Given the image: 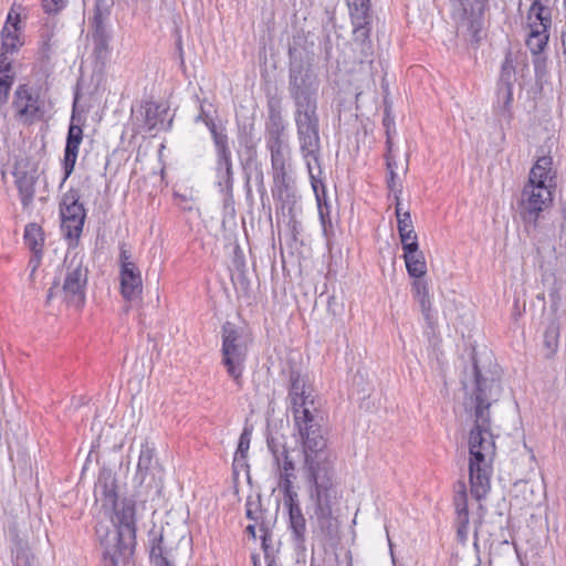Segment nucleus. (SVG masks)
Listing matches in <instances>:
<instances>
[{
  "label": "nucleus",
  "instance_id": "obj_1",
  "mask_svg": "<svg viewBox=\"0 0 566 566\" xmlns=\"http://www.w3.org/2000/svg\"><path fill=\"white\" fill-rule=\"evenodd\" d=\"M289 399L294 424L298 432L304 455V478L313 516L319 531L327 537L337 533V520L333 506L337 504L335 483V455L322 432L319 411L300 370H290Z\"/></svg>",
  "mask_w": 566,
  "mask_h": 566
},
{
  "label": "nucleus",
  "instance_id": "obj_2",
  "mask_svg": "<svg viewBox=\"0 0 566 566\" xmlns=\"http://www.w3.org/2000/svg\"><path fill=\"white\" fill-rule=\"evenodd\" d=\"M472 373L474 387L470 399L474 426L469 434V482L472 496L480 501L491 489L496 448L491 432L490 407L500 399L502 387L499 379L481 373L475 359Z\"/></svg>",
  "mask_w": 566,
  "mask_h": 566
},
{
  "label": "nucleus",
  "instance_id": "obj_3",
  "mask_svg": "<svg viewBox=\"0 0 566 566\" xmlns=\"http://www.w3.org/2000/svg\"><path fill=\"white\" fill-rule=\"evenodd\" d=\"M112 527L98 523L96 535L99 541L102 566H127L135 548L136 504L124 499L115 504Z\"/></svg>",
  "mask_w": 566,
  "mask_h": 566
},
{
  "label": "nucleus",
  "instance_id": "obj_4",
  "mask_svg": "<svg viewBox=\"0 0 566 566\" xmlns=\"http://www.w3.org/2000/svg\"><path fill=\"white\" fill-rule=\"evenodd\" d=\"M313 43L294 36L289 46V94L295 108L318 107L319 77L314 69Z\"/></svg>",
  "mask_w": 566,
  "mask_h": 566
},
{
  "label": "nucleus",
  "instance_id": "obj_5",
  "mask_svg": "<svg viewBox=\"0 0 566 566\" xmlns=\"http://www.w3.org/2000/svg\"><path fill=\"white\" fill-rule=\"evenodd\" d=\"M221 364L234 384L241 388L243 385V371L248 358L249 345L252 339L242 328L231 322H226L221 327Z\"/></svg>",
  "mask_w": 566,
  "mask_h": 566
},
{
  "label": "nucleus",
  "instance_id": "obj_6",
  "mask_svg": "<svg viewBox=\"0 0 566 566\" xmlns=\"http://www.w3.org/2000/svg\"><path fill=\"white\" fill-rule=\"evenodd\" d=\"M63 284L55 281L46 294V304L55 295H61L69 306L80 308L85 303V290L87 285L88 270L83 263V256L66 255L62 269Z\"/></svg>",
  "mask_w": 566,
  "mask_h": 566
},
{
  "label": "nucleus",
  "instance_id": "obj_7",
  "mask_svg": "<svg viewBox=\"0 0 566 566\" xmlns=\"http://www.w3.org/2000/svg\"><path fill=\"white\" fill-rule=\"evenodd\" d=\"M457 32L471 44L479 45L484 35L489 0H449Z\"/></svg>",
  "mask_w": 566,
  "mask_h": 566
},
{
  "label": "nucleus",
  "instance_id": "obj_8",
  "mask_svg": "<svg viewBox=\"0 0 566 566\" xmlns=\"http://www.w3.org/2000/svg\"><path fill=\"white\" fill-rule=\"evenodd\" d=\"M271 157L273 177V197L283 203H290L294 198V178L292 176V148L290 143L265 145Z\"/></svg>",
  "mask_w": 566,
  "mask_h": 566
},
{
  "label": "nucleus",
  "instance_id": "obj_9",
  "mask_svg": "<svg viewBox=\"0 0 566 566\" xmlns=\"http://www.w3.org/2000/svg\"><path fill=\"white\" fill-rule=\"evenodd\" d=\"M294 122L303 158L313 159L318 164L321 136L317 107L295 108Z\"/></svg>",
  "mask_w": 566,
  "mask_h": 566
},
{
  "label": "nucleus",
  "instance_id": "obj_10",
  "mask_svg": "<svg viewBox=\"0 0 566 566\" xmlns=\"http://www.w3.org/2000/svg\"><path fill=\"white\" fill-rule=\"evenodd\" d=\"M80 191L71 188L63 193L60 201L61 229L70 241H77L82 234L86 210L80 202Z\"/></svg>",
  "mask_w": 566,
  "mask_h": 566
},
{
  "label": "nucleus",
  "instance_id": "obj_11",
  "mask_svg": "<svg viewBox=\"0 0 566 566\" xmlns=\"http://www.w3.org/2000/svg\"><path fill=\"white\" fill-rule=\"evenodd\" d=\"M112 11V3L107 0H95L94 15L91 20V36L93 42V53L98 61L103 63L109 57L113 39L108 21Z\"/></svg>",
  "mask_w": 566,
  "mask_h": 566
},
{
  "label": "nucleus",
  "instance_id": "obj_12",
  "mask_svg": "<svg viewBox=\"0 0 566 566\" xmlns=\"http://www.w3.org/2000/svg\"><path fill=\"white\" fill-rule=\"evenodd\" d=\"M552 202V192L548 186H533L526 184L522 190L518 202L520 216L526 227H537L541 213Z\"/></svg>",
  "mask_w": 566,
  "mask_h": 566
},
{
  "label": "nucleus",
  "instance_id": "obj_13",
  "mask_svg": "<svg viewBox=\"0 0 566 566\" xmlns=\"http://www.w3.org/2000/svg\"><path fill=\"white\" fill-rule=\"evenodd\" d=\"M12 108L15 117L24 124H32L44 115V102L40 94L27 84H20L13 95Z\"/></svg>",
  "mask_w": 566,
  "mask_h": 566
},
{
  "label": "nucleus",
  "instance_id": "obj_14",
  "mask_svg": "<svg viewBox=\"0 0 566 566\" xmlns=\"http://www.w3.org/2000/svg\"><path fill=\"white\" fill-rule=\"evenodd\" d=\"M266 119L264 123L265 145L287 143V124L283 117L282 101L279 96L268 97Z\"/></svg>",
  "mask_w": 566,
  "mask_h": 566
},
{
  "label": "nucleus",
  "instance_id": "obj_15",
  "mask_svg": "<svg viewBox=\"0 0 566 566\" xmlns=\"http://www.w3.org/2000/svg\"><path fill=\"white\" fill-rule=\"evenodd\" d=\"M284 505L289 510V530L291 531L294 548L300 552L306 549V520L297 500V493L283 495Z\"/></svg>",
  "mask_w": 566,
  "mask_h": 566
},
{
  "label": "nucleus",
  "instance_id": "obj_16",
  "mask_svg": "<svg viewBox=\"0 0 566 566\" xmlns=\"http://www.w3.org/2000/svg\"><path fill=\"white\" fill-rule=\"evenodd\" d=\"M14 184L19 191L21 205L24 209L29 208L34 199L35 185L39 179L38 168L29 163H19L13 171Z\"/></svg>",
  "mask_w": 566,
  "mask_h": 566
},
{
  "label": "nucleus",
  "instance_id": "obj_17",
  "mask_svg": "<svg viewBox=\"0 0 566 566\" xmlns=\"http://www.w3.org/2000/svg\"><path fill=\"white\" fill-rule=\"evenodd\" d=\"M76 122H80V118L75 116L73 113L67 130L66 144L64 149V158H63V170L64 177L62 179V184L66 181V179L72 175L77 155L78 148L83 140V129L81 125Z\"/></svg>",
  "mask_w": 566,
  "mask_h": 566
},
{
  "label": "nucleus",
  "instance_id": "obj_18",
  "mask_svg": "<svg viewBox=\"0 0 566 566\" xmlns=\"http://www.w3.org/2000/svg\"><path fill=\"white\" fill-rule=\"evenodd\" d=\"M216 178L217 185L223 195H227L229 199L232 197L233 191V165L232 154L230 146L221 147L216 149Z\"/></svg>",
  "mask_w": 566,
  "mask_h": 566
},
{
  "label": "nucleus",
  "instance_id": "obj_19",
  "mask_svg": "<svg viewBox=\"0 0 566 566\" xmlns=\"http://www.w3.org/2000/svg\"><path fill=\"white\" fill-rule=\"evenodd\" d=\"M459 489L454 492L453 506L455 511L454 525L457 528V541L465 545L469 538L470 515L468 510V494L465 484L458 483Z\"/></svg>",
  "mask_w": 566,
  "mask_h": 566
},
{
  "label": "nucleus",
  "instance_id": "obj_20",
  "mask_svg": "<svg viewBox=\"0 0 566 566\" xmlns=\"http://www.w3.org/2000/svg\"><path fill=\"white\" fill-rule=\"evenodd\" d=\"M155 455L156 448L154 443L145 440L140 447L137 472L135 475V479L138 480L139 484H144L148 476L155 479V476L161 472V467Z\"/></svg>",
  "mask_w": 566,
  "mask_h": 566
},
{
  "label": "nucleus",
  "instance_id": "obj_21",
  "mask_svg": "<svg viewBox=\"0 0 566 566\" xmlns=\"http://www.w3.org/2000/svg\"><path fill=\"white\" fill-rule=\"evenodd\" d=\"M96 501L102 503L103 507H115L117 503V484L115 474L109 469H102L98 473L94 488Z\"/></svg>",
  "mask_w": 566,
  "mask_h": 566
},
{
  "label": "nucleus",
  "instance_id": "obj_22",
  "mask_svg": "<svg viewBox=\"0 0 566 566\" xmlns=\"http://www.w3.org/2000/svg\"><path fill=\"white\" fill-rule=\"evenodd\" d=\"M120 294L126 301H135L143 292L142 273L137 265L119 270Z\"/></svg>",
  "mask_w": 566,
  "mask_h": 566
},
{
  "label": "nucleus",
  "instance_id": "obj_23",
  "mask_svg": "<svg viewBox=\"0 0 566 566\" xmlns=\"http://www.w3.org/2000/svg\"><path fill=\"white\" fill-rule=\"evenodd\" d=\"M552 13L551 0H533L526 15L527 25L551 30L553 23Z\"/></svg>",
  "mask_w": 566,
  "mask_h": 566
},
{
  "label": "nucleus",
  "instance_id": "obj_24",
  "mask_svg": "<svg viewBox=\"0 0 566 566\" xmlns=\"http://www.w3.org/2000/svg\"><path fill=\"white\" fill-rule=\"evenodd\" d=\"M280 471L279 486L283 492V495L296 493L293 489V480L295 479V464L291 459L289 449L282 450L280 461H274Z\"/></svg>",
  "mask_w": 566,
  "mask_h": 566
},
{
  "label": "nucleus",
  "instance_id": "obj_25",
  "mask_svg": "<svg viewBox=\"0 0 566 566\" xmlns=\"http://www.w3.org/2000/svg\"><path fill=\"white\" fill-rule=\"evenodd\" d=\"M412 292L415 295V298L420 304V310L423 315L424 321L429 325L430 328H434L436 325V318L432 315V303L429 295V287L427 281H424L422 277L416 279L412 283Z\"/></svg>",
  "mask_w": 566,
  "mask_h": 566
},
{
  "label": "nucleus",
  "instance_id": "obj_26",
  "mask_svg": "<svg viewBox=\"0 0 566 566\" xmlns=\"http://www.w3.org/2000/svg\"><path fill=\"white\" fill-rule=\"evenodd\" d=\"M354 43L359 46L360 63L371 62L373 42L370 39L371 24H353Z\"/></svg>",
  "mask_w": 566,
  "mask_h": 566
},
{
  "label": "nucleus",
  "instance_id": "obj_27",
  "mask_svg": "<svg viewBox=\"0 0 566 566\" xmlns=\"http://www.w3.org/2000/svg\"><path fill=\"white\" fill-rule=\"evenodd\" d=\"M513 86L497 85L496 102L494 105L495 114L507 123L513 118Z\"/></svg>",
  "mask_w": 566,
  "mask_h": 566
},
{
  "label": "nucleus",
  "instance_id": "obj_28",
  "mask_svg": "<svg viewBox=\"0 0 566 566\" xmlns=\"http://www.w3.org/2000/svg\"><path fill=\"white\" fill-rule=\"evenodd\" d=\"M24 243L32 251L35 264L40 262L43 251L44 237L41 226L38 223H29L24 229ZM36 265H34L35 268Z\"/></svg>",
  "mask_w": 566,
  "mask_h": 566
},
{
  "label": "nucleus",
  "instance_id": "obj_29",
  "mask_svg": "<svg viewBox=\"0 0 566 566\" xmlns=\"http://www.w3.org/2000/svg\"><path fill=\"white\" fill-rule=\"evenodd\" d=\"M19 23L20 17L15 14L14 22L12 23V29L9 25H4L1 31L2 45L1 51L12 54L22 46L23 42L20 39L19 34Z\"/></svg>",
  "mask_w": 566,
  "mask_h": 566
},
{
  "label": "nucleus",
  "instance_id": "obj_30",
  "mask_svg": "<svg viewBox=\"0 0 566 566\" xmlns=\"http://www.w3.org/2000/svg\"><path fill=\"white\" fill-rule=\"evenodd\" d=\"M553 159L551 156H542L533 165L530 171L528 181L533 186H547L546 181L552 171Z\"/></svg>",
  "mask_w": 566,
  "mask_h": 566
},
{
  "label": "nucleus",
  "instance_id": "obj_31",
  "mask_svg": "<svg viewBox=\"0 0 566 566\" xmlns=\"http://www.w3.org/2000/svg\"><path fill=\"white\" fill-rule=\"evenodd\" d=\"M395 212L398 223V232L400 241L416 239L417 234L413 230V224L409 211L401 212V203L398 196H396Z\"/></svg>",
  "mask_w": 566,
  "mask_h": 566
},
{
  "label": "nucleus",
  "instance_id": "obj_32",
  "mask_svg": "<svg viewBox=\"0 0 566 566\" xmlns=\"http://www.w3.org/2000/svg\"><path fill=\"white\" fill-rule=\"evenodd\" d=\"M11 538L14 544L12 547L14 566H31L32 555L27 544L19 537L17 528L10 530Z\"/></svg>",
  "mask_w": 566,
  "mask_h": 566
},
{
  "label": "nucleus",
  "instance_id": "obj_33",
  "mask_svg": "<svg viewBox=\"0 0 566 566\" xmlns=\"http://www.w3.org/2000/svg\"><path fill=\"white\" fill-rule=\"evenodd\" d=\"M353 24H371L370 0H349Z\"/></svg>",
  "mask_w": 566,
  "mask_h": 566
},
{
  "label": "nucleus",
  "instance_id": "obj_34",
  "mask_svg": "<svg viewBox=\"0 0 566 566\" xmlns=\"http://www.w3.org/2000/svg\"><path fill=\"white\" fill-rule=\"evenodd\" d=\"M530 34L526 39V46L532 54L543 53L549 40V30L539 27H528Z\"/></svg>",
  "mask_w": 566,
  "mask_h": 566
},
{
  "label": "nucleus",
  "instance_id": "obj_35",
  "mask_svg": "<svg viewBox=\"0 0 566 566\" xmlns=\"http://www.w3.org/2000/svg\"><path fill=\"white\" fill-rule=\"evenodd\" d=\"M149 554L154 566H175L171 558V551H168L164 546V537L161 535L153 539Z\"/></svg>",
  "mask_w": 566,
  "mask_h": 566
},
{
  "label": "nucleus",
  "instance_id": "obj_36",
  "mask_svg": "<svg viewBox=\"0 0 566 566\" xmlns=\"http://www.w3.org/2000/svg\"><path fill=\"white\" fill-rule=\"evenodd\" d=\"M406 269L411 277L420 279L427 273V263L423 252L403 255Z\"/></svg>",
  "mask_w": 566,
  "mask_h": 566
},
{
  "label": "nucleus",
  "instance_id": "obj_37",
  "mask_svg": "<svg viewBox=\"0 0 566 566\" xmlns=\"http://www.w3.org/2000/svg\"><path fill=\"white\" fill-rule=\"evenodd\" d=\"M164 113L165 109L154 102H147L144 105L145 126L148 130L157 128L158 124L164 122Z\"/></svg>",
  "mask_w": 566,
  "mask_h": 566
},
{
  "label": "nucleus",
  "instance_id": "obj_38",
  "mask_svg": "<svg viewBox=\"0 0 566 566\" xmlns=\"http://www.w3.org/2000/svg\"><path fill=\"white\" fill-rule=\"evenodd\" d=\"M559 327L555 323H551L544 332V347L547 350L546 356L552 357L558 348Z\"/></svg>",
  "mask_w": 566,
  "mask_h": 566
},
{
  "label": "nucleus",
  "instance_id": "obj_39",
  "mask_svg": "<svg viewBox=\"0 0 566 566\" xmlns=\"http://www.w3.org/2000/svg\"><path fill=\"white\" fill-rule=\"evenodd\" d=\"M515 82V66L511 53L506 54L500 73L497 85L513 86Z\"/></svg>",
  "mask_w": 566,
  "mask_h": 566
},
{
  "label": "nucleus",
  "instance_id": "obj_40",
  "mask_svg": "<svg viewBox=\"0 0 566 566\" xmlns=\"http://www.w3.org/2000/svg\"><path fill=\"white\" fill-rule=\"evenodd\" d=\"M207 128L209 129L216 149L229 146V137L223 127L219 128L212 118L203 122Z\"/></svg>",
  "mask_w": 566,
  "mask_h": 566
},
{
  "label": "nucleus",
  "instance_id": "obj_41",
  "mask_svg": "<svg viewBox=\"0 0 566 566\" xmlns=\"http://www.w3.org/2000/svg\"><path fill=\"white\" fill-rule=\"evenodd\" d=\"M251 441V432L248 429H244L239 438L238 449L234 455V462H239L240 460L244 461L250 448Z\"/></svg>",
  "mask_w": 566,
  "mask_h": 566
},
{
  "label": "nucleus",
  "instance_id": "obj_42",
  "mask_svg": "<svg viewBox=\"0 0 566 566\" xmlns=\"http://www.w3.org/2000/svg\"><path fill=\"white\" fill-rule=\"evenodd\" d=\"M318 216L323 229V233L326 238H329L333 234V223L331 219V207H321V210H318Z\"/></svg>",
  "mask_w": 566,
  "mask_h": 566
},
{
  "label": "nucleus",
  "instance_id": "obj_43",
  "mask_svg": "<svg viewBox=\"0 0 566 566\" xmlns=\"http://www.w3.org/2000/svg\"><path fill=\"white\" fill-rule=\"evenodd\" d=\"M268 448L270 452L273 455L274 461H280L282 455V450L287 449L284 443H281L276 438L274 437H268L266 440Z\"/></svg>",
  "mask_w": 566,
  "mask_h": 566
},
{
  "label": "nucleus",
  "instance_id": "obj_44",
  "mask_svg": "<svg viewBox=\"0 0 566 566\" xmlns=\"http://www.w3.org/2000/svg\"><path fill=\"white\" fill-rule=\"evenodd\" d=\"M118 262H119V270H123L126 265L127 268H130V266H134L136 265L133 261H132V254H130V251L127 249L126 244L125 243H122L119 245V258H118Z\"/></svg>",
  "mask_w": 566,
  "mask_h": 566
},
{
  "label": "nucleus",
  "instance_id": "obj_45",
  "mask_svg": "<svg viewBox=\"0 0 566 566\" xmlns=\"http://www.w3.org/2000/svg\"><path fill=\"white\" fill-rule=\"evenodd\" d=\"M533 55V64L535 70V75L537 77H542L546 72V57L543 53L532 54Z\"/></svg>",
  "mask_w": 566,
  "mask_h": 566
},
{
  "label": "nucleus",
  "instance_id": "obj_46",
  "mask_svg": "<svg viewBox=\"0 0 566 566\" xmlns=\"http://www.w3.org/2000/svg\"><path fill=\"white\" fill-rule=\"evenodd\" d=\"M403 255H410L421 252L419 249L418 237L416 239L402 240L401 241Z\"/></svg>",
  "mask_w": 566,
  "mask_h": 566
},
{
  "label": "nucleus",
  "instance_id": "obj_47",
  "mask_svg": "<svg viewBox=\"0 0 566 566\" xmlns=\"http://www.w3.org/2000/svg\"><path fill=\"white\" fill-rule=\"evenodd\" d=\"M65 6V0H42L46 13H56Z\"/></svg>",
  "mask_w": 566,
  "mask_h": 566
},
{
  "label": "nucleus",
  "instance_id": "obj_48",
  "mask_svg": "<svg viewBox=\"0 0 566 566\" xmlns=\"http://www.w3.org/2000/svg\"><path fill=\"white\" fill-rule=\"evenodd\" d=\"M240 142H241V145L244 146L245 151L250 158L256 157V143L254 142V139L252 138L251 135L247 134L245 136H243L240 139Z\"/></svg>",
  "mask_w": 566,
  "mask_h": 566
},
{
  "label": "nucleus",
  "instance_id": "obj_49",
  "mask_svg": "<svg viewBox=\"0 0 566 566\" xmlns=\"http://www.w3.org/2000/svg\"><path fill=\"white\" fill-rule=\"evenodd\" d=\"M397 174L395 170H391V172L388 174L387 185L388 188L395 192V197L398 196L400 198L401 195V186L397 184Z\"/></svg>",
  "mask_w": 566,
  "mask_h": 566
},
{
  "label": "nucleus",
  "instance_id": "obj_50",
  "mask_svg": "<svg viewBox=\"0 0 566 566\" xmlns=\"http://www.w3.org/2000/svg\"><path fill=\"white\" fill-rule=\"evenodd\" d=\"M382 125L386 128V135H390L391 132H395V119L391 117L388 106L385 107Z\"/></svg>",
  "mask_w": 566,
  "mask_h": 566
},
{
  "label": "nucleus",
  "instance_id": "obj_51",
  "mask_svg": "<svg viewBox=\"0 0 566 566\" xmlns=\"http://www.w3.org/2000/svg\"><path fill=\"white\" fill-rule=\"evenodd\" d=\"M307 169H308V175H310V179H311V185H312V188L314 190V193L316 195V190H321L323 189V187H325L324 182L322 179L317 178L313 171H312V167H311V163L307 161Z\"/></svg>",
  "mask_w": 566,
  "mask_h": 566
},
{
  "label": "nucleus",
  "instance_id": "obj_52",
  "mask_svg": "<svg viewBox=\"0 0 566 566\" xmlns=\"http://www.w3.org/2000/svg\"><path fill=\"white\" fill-rule=\"evenodd\" d=\"M316 202H317V209L321 210V207L324 208V207H331L327 202V193H326V188L323 187V189L321 190H316Z\"/></svg>",
  "mask_w": 566,
  "mask_h": 566
},
{
  "label": "nucleus",
  "instance_id": "obj_53",
  "mask_svg": "<svg viewBox=\"0 0 566 566\" xmlns=\"http://www.w3.org/2000/svg\"><path fill=\"white\" fill-rule=\"evenodd\" d=\"M8 54L9 53L3 52V51H1V53H0V71L1 72H11V70H12L11 61L9 60Z\"/></svg>",
  "mask_w": 566,
  "mask_h": 566
},
{
  "label": "nucleus",
  "instance_id": "obj_54",
  "mask_svg": "<svg viewBox=\"0 0 566 566\" xmlns=\"http://www.w3.org/2000/svg\"><path fill=\"white\" fill-rule=\"evenodd\" d=\"M205 103H206V99H203V101L199 99V114L197 115V117L195 119L197 123H199V122L203 123L211 118L208 111L205 107Z\"/></svg>",
  "mask_w": 566,
  "mask_h": 566
},
{
  "label": "nucleus",
  "instance_id": "obj_55",
  "mask_svg": "<svg viewBox=\"0 0 566 566\" xmlns=\"http://www.w3.org/2000/svg\"><path fill=\"white\" fill-rule=\"evenodd\" d=\"M13 84V75L10 72H1L0 71V87L6 86L7 88H11Z\"/></svg>",
  "mask_w": 566,
  "mask_h": 566
},
{
  "label": "nucleus",
  "instance_id": "obj_56",
  "mask_svg": "<svg viewBox=\"0 0 566 566\" xmlns=\"http://www.w3.org/2000/svg\"><path fill=\"white\" fill-rule=\"evenodd\" d=\"M255 182H256L259 192H261L262 195L265 193L264 175H263V171L261 168L258 169V171L255 174Z\"/></svg>",
  "mask_w": 566,
  "mask_h": 566
},
{
  "label": "nucleus",
  "instance_id": "obj_57",
  "mask_svg": "<svg viewBox=\"0 0 566 566\" xmlns=\"http://www.w3.org/2000/svg\"><path fill=\"white\" fill-rule=\"evenodd\" d=\"M385 159H386V166H387L388 174L391 172V170L396 171L397 164H396L395 157L390 154H386Z\"/></svg>",
  "mask_w": 566,
  "mask_h": 566
},
{
  "label": "nucleus",
  "instance_id": "obj_58",
  "mask_svg": "<svg viewBox=\"0 0 566 566\" xmlns=\"http://www.w3.org/2000/svg\"><path fill=\"white\" fill-rule=\"evenodd\" d=\"M10 90L6 86L0 87V105L8 102Z\"/></svg>",
  "mask_w": 566,
  "mask_h": 566
},
{
  "label": "nucleus",
  "instance_id": "obj_59",
  "mask_svg": "<svg viewBox=\"0 0 566 566\" xmlns=\"http://www.w3.org/2000/svg\"><path fill=\"white\" fill-rule=\"evenodd\" d=\"M392 139H391V134L390 135H387V139H386V147H387V153L386 154H390L392 155Z\"/></svg>",
  "mask_w": 566,
  "mask_h": 566
},
{
  "label": "nucleus",
  "instance_id": "obj_60",
  "mask_svg": "<svg viewBox=\"0 0 566 566\" xmlns=\"http://www.w3.org/2000/svg\"><path fill=\"white\" fill-rule=\"evenodd\" d=\"M224 210H227L228 208H231V210H233V196L231 197V199H229L227 195H224Z\"/></svg>",
  "mask_w": 566,
  "mask_h": 566
},
{
  "label": "nucleus",
  "instance_id": "obj_61",
  "mask_svg": "<svg viewBox=\"0 0 566 566\" xmlns=\"http://www.w3.org/2000/svg\"><path fill=\"white\" fill-rule=\"evenodd\" d=\"M562 45H563V54L565 56V63H566V30L562 33Z\"/></svg>",
  "mask_w": 566,
  "mask_h": 566
},
{
  "label": "nucleus",
  "instance_id": "obj_62",
  "mask_svg": "<svg viewBox=\"0 0 566 566\" xmlns=\"http://www.w3.org/2000/svg\"><path fill=\"white\" fill-rule=\"evenodd\" d=\"M247 517L250 520H256V517L254 516V512L251 509L250 503L247 504Z\"/></svg>",
  "mask_w": 566,
  "mask_h": 566
},
{
  "label": "nucleus",
  "instance_id": "obj_63",
  "mask_svg": "<svg viewBox=\"0 0 566 566\" xmlns=\"http://www.w3.org/2000/svg\"><path fill=\"white\" fill-rule=\"evenodd\" d=\"M14 18L15 15H13L11 12L8 14V18H7V21L4 23V25H9L12 28V23L14 22Z\"/></svg>",
  "mask_w": 566,
  "mask_h": 566
},
{
  "label": "nucleus",
  "instance_id": "obj_64",
  "mask_svg": "<svg viewBox=\"0 0 566 566\" xmlns=\"http://www.w3.org/2000/svg\"><path fill=\"white\" fill-rule=\"evenodd\" d=\"M247 533L250 534L252 537H255V526L254 525H248L245 528Z\"/></svg>",
  "mask_w": 566,
  "mask_h": 566
}]
</instances>
